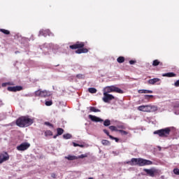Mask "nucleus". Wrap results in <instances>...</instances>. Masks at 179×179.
I'll use <instances>...</instances> for the list:
<instances>
[{"label":"nucleus","mask_w":179,"mask_h":179,"mask_svg":"<svg viewBox=\"0 0 179 179\" xmlns=\"http://www.w3.org/2000/svg\"><path fill=\"white\" fill-rule=\"evenodd\" d=\"M173 173L174 174H176V176H179V169H173Z\"/></svg>","instance_id":"nucleus-36"},{"label":"nucleus","mask_w":179,"mask_h":179,"mask_svg":"<svg viewBox=\"0 0 179 179\" xmlns=\"http://www.w3.org/2000/svg\"><path fill=\"white\" fill-rule=\"evenodd\" d=\"M143 171H145L148 176H150V177H155V173H157V170L155 169H144Z\"/></svg>","instance_id":"nucleus-11"},{"label":"nucleus","mask_w":179,"mask_h":179,"mask_svg":"<svg viewBox=\"0 0 179 179\" xmlns=\"http://www.w3.org/2000/svg\"><path fill=\"white\" fill-rule=\"evenodd\" d=\"M103 131L111 139L115 140V142H119L120 139L118 138L114 137L110 135V132L107 129H103Z\"/></svg>","instance_id":"nucleus-14"},{"label":"nucleus","mask_w":179,"mask_h":179,"mask_svg":"<svg viewBox=\"0 0 179 179\" xmlns=\"http://www.w3.org/2000/svg\"><path fill=\"white\" fill-rule=\"evenodd\" d=\"M10 83H4L1 84L2 87H6L7 85H10Z\"/></svg>","instance_id":"nucleus-39"},{"label":"nucleus","mask_w":179,"mask_h":179,"mask_svg":"<svg viewBox=\"0 0 179 179\" xmlns=\"http://www.w3.org/2000/svg\"><path fill=\"white\" fill-rule=\"evenodd\" d=\"M7 90L10 92H17L22 90L23 87L22 86L8 87Z\"/></svg>","instance_id":"nucleus-12"},{"label":"nucleus","mask_w":179,"mask_h":179,"mask_svg":"<svg viewBox=\"0 0 179 179\" xmlns=\"http://www.w3.org/2000/svg\"><path fill=\"white\" fill-rule=\"evenodd\" d=\"M34 122V120L29 118V116H22L16 120V124L20 127H25L31 125Z\"/></svg>","instance_id":"nucleus-2"},{"label":"nucleus","mask_w":179,"mask_h":179,"mask_svg":"<svg viewBox=\"0 0 179 179\" xmlns=\"http://www.w3.org/2000/svg\"><path fill=\"white\" fill-rule=\"evenodd\" d=\"M111 124V121L110 120H106L103 121V125L105 127H108Z\"/></svg>","instance_id":"nucleus-25"},{"label":"nucleus","mask_w":179,"mask_h":179,"mask_svg":"<svg viewBox=\"0 0 179 179\" xmlns=\"http://www.w3.org/2000/svg\"><path fill=\"white\" fill-rule=\"evenodd\" d=\"M173 108H179V101H176L173 103Z\"/></svg>","instance_id":"nucleus-33"},{"label":"nucleus","mask_w":179,"mask_h":179,"mask_svg":"<svg viewBox=\"0 0 179 179\" xmlns=\"http://www.w3.org/2000/svg\"><path fill=\"white\" fill-rule=\"evenodd\" d=\"M63 138H64V139H70V138H72V135L70 134H64V135H63Z\"/></svg>","instance_id":"nucleus-29"},{"label":"nucleus","mask_w":179,"mask_h":179,"mask_svg":"<svg viewBox=\"0 0 179 179\" xmlns=\"http://www.w3.org/2000/svg\"><path fill=\"white\" fill-rule=\"evenodd\" d=\"M152 97H154L153 95H145V99H150V98H152Z\"/></svg>","instance_id":"nucleus-41"},{"label":"nucleus","mask_w":179,"mask_h":179,"mask_svg":"<svg viewBox=\"0 0 179 179\" xmlns=\"http://www.w3.org/2000/svg\"><path fill=\"white\" fill-rule=\"evenodd\" d=\"M64 130L62 128H57V134L61 136L64 134Z\"/></svg>","instance_id":"nucleus-21"},{"label":"nucleus","mask_w":179,"mask_h":179,"mask_svg":"<svg viewBox=\"0 0 179 179\" xmlns=\"http://www.w3.org/2000/svg\"><path fill=\"white\" fill-rule=\"evenodd\" d=\"M138 110L143 112L151 113L158 110L157 107L152 105L140 106Z\"/></svg>","instance_id":"nucleus-4"},{"label":"nucleus","mask_w":179,"mask_h":179,"mask_svg":"<svg viewBox=\"0 0 179 179\" xmlns=\"http://www.w3.org/2000/svg\"><path fill=\"white\" fill-rule=\"evenodd\" d=\"M115 97L113 94L103 92V97L102 98L103 101L106 103H108L110 101L115 99Z\"/></svg>","instance_id":"nucleus-8"},{"label":"nucleus","mask_w":179,"mask_h":179,"mask_svg":"<svg viewBox=\"0 0 179 179\" xmlns=\"http://www.w3.org/2000/svg\"><path fill=\"white\" fill-rule=\"evenodd\" d=\"M117 129H121V130H122V129H125L126 127L124 124H122L117 125Z\"/></svg>","instance_id":"nucleus-30"},{"label":"nucleus","mask_w":179,"mask_h":179,"mask_svg":"<svg viewBox=\"0 0 179 179\" xmlns=\"http://www.w3.org/2000/svg\"><path fill=\"white\" fill-rule=\"evenodd\" d=\"M31 146L29 143H22L19 146H17V150L20 151H24Z\"/></svg>","instance_id":"nucleus-10"},{"label":"nucleus","mask_w":179,"mask_h":179,"mask_svg":"<svg viewBox=\"0 0 179 179\" xmlns=\"http://www.w3.org/2000/svg\"><path fill=\"white\" fill-rule=\"evenodd\" d=\"M88 92H90L91 94H95L97 92V90L94 87H90L88 89Z\"/></svg>","instance_id":"nucleus-26"},{"label":"nucleus","mask_w":179,"mask_h":179,"mask_svg":"<svg viewBox=\"0 0 179 179\" xmlns=\"http://www.w3.org/2000/svg\"><path fill=\"white\" fill-rule=\"evenodd\" d=\"M65 159H67V160H78V157L74 155H69L68 157H65Z\"/></svg>","instance_id":"nucleus-19"},{"label":"nucleus","mask_w":179,"mask_h":179,"mask_svg":"<svg viewBox=\"0 0 179 179\" xmlns=\"http://www.w3.org/2000/svg\"><path fill=\"white\" fill-rule=\"evenodd\" d=\"M171 129L170 127L154 131V134H158L160 137H168L171 134Z\"/></svg>","instance_id":"nucleus-5"},{"label":"nucleus","mask_w":179,"mask_h":179,"mask_svg":"<svg viewBox=\"0 0 179 179\" xmlns=\"http://www.w3.org/2000/svg\"><path fill=\"white\" fill-rule=\"evenodd\" d=\"M0 31L1 33H3L5 35H10V31L4 29H0Z\"/></svg>","instance_id":"nucleus-23"},{"label":"nucleus","mask_w":179,"mask_h":179,"mask_svg":"<svg viewBox=\"0 0 179 179\" xmlns=\"http://www.w3.org/2000/svg\"><path fill=\"white\" fill-rule=\"evenodd\" d=\"M161 79L159 78H153V79H150L148 83L150 85H155V83L159 82Z\"/></svg>","instance_id":"nucleus-15"},{"label":"nucleus","mask_w":179,"mask_h":179,"mask_svg":"<svg viewBox=\"0 0 179 179\" xmlns=\"http://www.w3.org/2000/svg\"><path fill=\"white\" fill-rule=\"evenodd\" d=\"M76 78H78V79H83L85 78V76L83 74H78L76 75Z\"/></svg>","instance_id":"nucleus-34"},{"label":"nucleus","mask_w":179,"mask_h":179,"mask_svg":"<svg viewBox=\"0 0 179 179\" xmlns=\"http://www.w3.org/2000/svg\"><path fill=\"white\" fill-rule=\"evenodd\" d=\"M109 129L111 130L112 131H119L120 129H117V127H115V126H110L109 127Z\"/></svg>","instance_id":"nucleus-27"},{"label":"nucleus","mask_w":179,"mask_h":179,"mask_svg":"<svg viewBox=\"0 0 179 179\" xmlns=\"http://www.w3.org/2000/svg\"><path fill=\"white\" fill-rule=\"evenodd\" d=\"M45 136L48 137V136H53V132L50 130H47L44 132Z\"/></svg>","instance_id":"nucleus-22"},{"label":"nucleus","mask_w":179,"mask_h":179,"mask_svg":"<svg viewBox=\"0 0 179 179\" xmlns=\"http://www.w3.org/2000/svg\"><path fill=\"white\" fill-rule=\"evenodd\" d=\"M35 96H39V97H48L51 95L50 92H48L47 90H38L34 92Z\"/></svg>","instance_id":"nucleus-7"},{"label":"nucleus","mask_w":179,"mask_h":179,"mask_svg":"<svg viewBox=\"0 0 179 179\" xmlns=\"http://www.w3.org/2000/svg\"><path fill=\"white\" fill-rule=\"evenodd\" d=\"M9 159L10 156L7 152L0 153V164H1V163H4V162H7Z\"/></svg>","instance_id":"nucleus-9"},{"label":"nucleus","mask_w":179,"mask_h":179,"mask_svg":"<svg viewBox=\"0 0 179 179\" xmlns=\"http://www.w3.org/2000/svg\"><path fill=\"white\" fill-rule=\"evenodd\" d=\"M117 62L120 64L124 63L125 62V58L124 57H119L117 59Z\"/></svg>","instance_id":"nucleus-24"},{"label":"nucleus","mask_w":179,"mask_h":179,"mask_svg":"<svg viewBox=\"0 0 179 179\" xmlns=\"http://www.w3.org/2000/svg\"><path fill=\"white\" fill-rule=\"evenodd\" d=\"M73 145L74 147H78V146L83 147V145H79L78 143H73Z\"/></svg>","instance_id":"nucleus-40"},{"label":"nucleus","mask_w":179,"mask_h":179,"mask_svg":"<svg viewBox=\"0 0 179 179\" xmlns=\"http://www.w3.org/2000/svg\"><path fill=\"white\" fill-rule=\"evenodd\" d=\"M45 125H48V126H49V127H51L52 128H54V125L53 124H52L50 122H45Z\"/></svg>","instance_id":"nucleus-38"},{"label":"nucleus","mask_w":179,"mask_h":179,"mask_svg":"<svg viewBox=\"0 0 179 179\" xmlns=\"http://www.w3.org/2000/svg\"><path fill=\"white\" fill-rule=\"evenodd\" d=\"M101 143L103 145H110V142L108 140H102L101 141Z\"/></svg>","instance_id":"nucleus-28"},{"label":"nucleus","mask_w":179,"mask_h":179,"mask_svg":"<svg viewBox=\"0 0 179 179\" xmlns=\"http://www.w3.org/2000/svg\"><path fill=\"white\" fill-rule=\"evenodd\" d=\"M107 92L108 94L110 92H116L119 94H124V92L120 89L119 87H117L114 85L112 86H108L104 88V92Z\"/></svg>","instance_id":"nucleus-6"},{"label":"nucleus","mask_w":179,"mask_h":179,"mask_svg":"<svg viewBox=\"0 0 179 179\" xmlns=\"http://www.w3.org/2000/svg\"><path fill=\"white\" fill-rule=\"evenodd\" d=\"M85 157H87V154L81 155L77 157L78 159H85Z\"/></svg>","instance_id":"nucleus-32"},{"label":"nucleus","mask_w":179,"mask_h":179,"mask_svg":"<svg viewBox=\"0 0 179 179\" xmlns=\"http://www.w3.org/2000/svg\"><path fill=\"white\" fill-rule=\"evenodd\" d=\"M127 164L130 166H139V167H143L144 166H152L153 162L143 158H132L131 161L127 162Z\"/></svg>","instance_id":"nucleus-1"},{"label":"nucleus","mask_w":179,"mask_h":179,"mask_svg":"<svg viewBox=\"0 0 179 179\" xmlns=\"http://www.w3.org/2000/svg\"><path fill=\"white\" fill-rule=\"evenodd\" d=\"M174 85H175L176 87H179V80H177V81L175 83Z\"/></svg>","instance_id":"nucleus-43"},{"label":"nucleus","mask_w":179,"mask_h":179,"mask_svg":"<svg viewBox=\"0 0 179 179\" xmlns=\"http://www.w3.org/2000/svg\"><path fill=\"white\" fill-rule=\"evenodd\" d=\"M90 112H94V113H98V112H101V110L97 109L96 108H95L94 106H90Z\"/></svg>","instance_id":"nucleus-20"},{"label":"nucleus","mask_w":179,"mask_h":179,"mask_svg":"<svg viewBox=\"0 0 179 179\" xmlns=\"http://www.w3.org/2000/svg\"><path fill=\"white\" fill-rule=\"evenodd\" d=\"M118 131L120 132L123 135H127L129 134L127 131H124V130H122V129H119Z\"/></svg>","instance_id":"nucleus-31"},{"label":"nucleus","mask_w":179,"mask_h":179,"mask_svg":"<svg viewBox=\"0 0 179 179\" xmlns=\"http://www.w3.org/2000/svg\"><path fill=\"white\" fill-rule=\"evenodd\" d=\"M45 32H46L45 31L41 30V31H39V35H41V36H46Z\"/></svg>","instance_id":"nucleus-37"},{"label":"nucleus","mask_w":179,"mask_h":179,"mask_svg":"<svg viewBox=\"0 0 179 179\" xmlns=\"http://www.w3.org/2000/svg\"><path fill=\"white\" fill-rule=\"evenodd\" d=\"M163 77H169V78H172V77H176L177 74L174 73H164L162 74Z\"/></svg>","instance_id":"nucleus-17"},{"label":"nucleus","mask_w":179,"mask_h":179,"mask_svg":"<svg viewBox=\"0 0 179 179\" xmlns=\"http://www.w3.org/2000/svg\"><path fill=\"white\" fill-rule=\"evenodd\" d=\"M88 117L93 122H103L104 120L103 119H101L99 117H96L95 115H90Z\"/></svg>","instance_id":"nucleus-13"},{"label":"nucleus","mask_w":179,"mask_h":179,"mask_svg":"<svg viewBox=\"0 0 179 179\" xmlns=\"http://www.w3.org/2000/svg\"><path fill=\"white\" fill-rule=\"evenodd\" d=\"M51 177H52V178H56V174H55V173H52V174H51Z\"/></svg>","instance_id":"nucleus-44"},{"label":"nucleus","mask_w":179,"mask_h":179,"mask_svg":"<svg viewBox=\"0 0 179 179\" xmlns=\"http://www.w3.org/2000/svg\"><path fill=\"white\" fill-rule=\"evenodd\" d=\"M140 94H148V93H153L152 90H139L138 91Z\"/></svg>","instance_id":"nucleus-18"},{"label":"nucleus","mask_w":179,"mask_h":179,"mask_svg":"<svg viewBox=\"0 0 179 179\" xmlns=\"http://www.w3.org/2000/svg\"><path fill=\"white\" fill-rule=\"evenodd\" d=\"M135 63H136V61H134V60H130L129 61L130 64H134Z\"/></svg>","instance_id":"nucleus-42"},{"label":"nucleus","mask_w":179,"mask_h":179,"mask_svg":"<svg viewBox=\"0 0 179 179\" xmlns=\"http://www.w3.org/2000/svg\"><path fill=\"white\" fill-rule=\"evenodd\" d=\"M58 136H59V135H58V134H57L56 135L53 136V138H56Z\"/></svg>","instance_id":"nucleus-45"},{"label":"nucleus","mask_w":179,"mask_h":179,"mask_svg":"<svg viewBox=\"0 0 179 179\" xmlns=\"http://www.w3.org/2000/svg\"><path fill=\"white\" fill-rule=\"evenodd\" d=\"M159 65H160V66H164V63L159 62V59H155V60L153 61V62H152V66H159Z\"/></svg>","instance_id":"nucleus-16"},{"label":"nucleus","mask_w":179,"mask_h":179,"mask_svg":"<svg viewBox=\"0 0 179 179\" xmlns=\"http://www.w3.org/2000/svg\"><path fill=\"white\" fill-rule=\"evenodd\" d=\"M85 45V43L84 42H79L77 41L74 45H70L69 48L71 50H76V54H81V53H87L89 52V50L84 48Z\"/></svg>","instance_id":"nucleus-3"},{"label":"nucleus","mask_w":179,"mask_h":179,"mask_svg":"<svg viewBox=\"0 0 179 179\" xmlns=\"http://www.w3.org/2000/svg\"><path fill=\"white\" fill-rule=\"evenodd\" d=\"M52 101H45V105L47 106H52Z\"/></svg>","instance_id":"nucleus-35"}]
</instances>
